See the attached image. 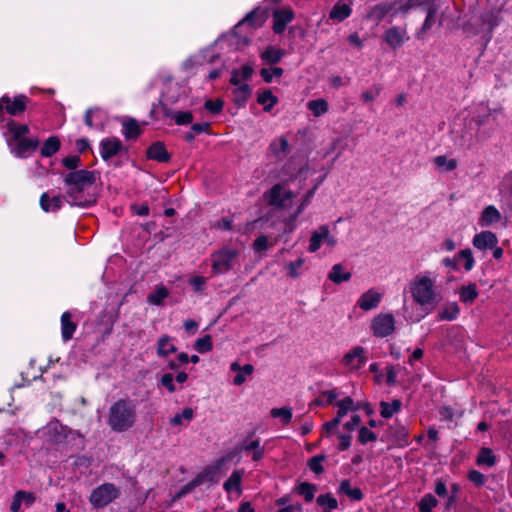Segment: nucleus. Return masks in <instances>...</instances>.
<instances>
[{
  "label": "nucleus",
  "mask_w": 512,
  "mask_h": 512,
  "mask_svg": "<svg viewBox=\"0 0 512 512\" xmlns=\"http://www.w3.org/2000/svg\"><path fill=\"white\" fill-rule=\"evenodd\" d=\"M1 101L4 104L5 111L11 116L22 115L30 103V99L24 94L16 95L13 98L5 95L1 97Z\"/></svg>",
  "instance_id": "8"
},
{
  "label": "nucleus",
  "mask_w": 512,
  "mask_h": 512,
  "mask_svg": "<svg viewBox=\"0 0 512 512\" xmlns=\"http://www.w3.org/2000/svg\"><path fill=\"white\" fill-rule=\"evenodd\" d=\"M168 295V289L165 286H159L153 292L148 294L147 301L152 305L160 306Z\"/></svg>",
  "instance_id": "45"
},
{
  "label": "nucleus",
  "mask_w": 512,
  "mask_h": 512,
  "mask_svg": "<svg viewBox=\"0 0 512 512\" xmlns=\"http://www.w3.org/2000/svg\"><path fill=\"white\" fill-rule=\"evenodd\" d=\"M337 492L338 494L345 495L351 501H361L364 498L362 490L358 487H353L348 479L340 482Z\"/></svg>",
  "instance_id": "19"
},
{
  "label": "nucleus",
  "mask_w": 512,
  "mask_h": 512,
  "mask_svg": "<svg viewBox=\"0 0 512 512\" xmlns=\"http://www.w3.org/2000/svg\"><path fill=\"white\" fill-rule=\"evenodd\" d=\"M478 295L479 293L475 283L463 286L459 291V298L463 303H472Z\"/></svg>",
  "instance_id": "43"
},
{
  "label": "nucleus",
  "mask_w": 512,
  "mask_h": 512,
  "mask_svg": "<svg viewBox=\"0 0 512 512\" xmlns=\"http://www.w3.org/2000/svg\"><path fill=\"white\" fill-rule=\"evenodd\" d=\"M230 370L237 372L233 379V384L236 386L242 385L246 381V377L250 376L254 372V367L251 364L241 366L238 362H233L230 365Z\"/></svg>",
  "instance_id": "24"
},
{
  "label": "nucleus",
  "mask_w": 512,
  "mask_h": 512,
  "mask_svg": "<svg viewBox=\"0 0 512 512\" xmlns=\"http://www.w3.org/2000/svg\"><path fill=\"white\" fill-rule=\"evenodd\" d=\"M409 39L405 27H391L383 34V40L392 48L401 47Z\"/></svg>",
  "instance_id": "13"
},
{
  "label": "nucleus",
  "mask_w": 512,
  "mask_h": 512,
  "mask_svg": "<svg viewBox=\"0 0 512 512\" xmlns=\"http://www.w3.org/2000/svg\"><path fill=\"white\" fill-rule=\"evenodd\" d=\"M335 405L338 408L336 418H338L340 421L344 416L348 414L349 411H355L358 408L355 406L354 401L351 397L347 396L335 403Z\"/></svg>",
  "instance_id": "38"
},
{
  "label": "nucleus",
  "mask_w": 512,
  "mask_h": 512,
  "mask_svg": "<svg viewBox=\"0 0 512 512\" xmlns=\"http://www.w3.org/2000/svg\"><path fill=\"white\" fill-rule=\"evenodd\" d=\"M352 13V8L349 4L338 1L330 10L329 18L333 21L342 22Z\"/></svg>",
  "instance_id": "26"
},
{
  "label": "nucleus",
  "mask_w": 512,
  "mask_h": 512,
  "mask_svg": "<svg viewBox=\"0 0 512 512\" xmlns=\"http://www.w3.org/2000/svg\"><path fill=\"white\" fill-rule=\"evenodd\" d=\"M294 19V11L291 7L285 6L274 10L273 12V31L281 34L285 31L286 26Z\"/></svg>",
  "instance_id": "11"
},
{
  "label": "nucleus",
  "mask_w": 512,
  "mask_h": 512,
  "mask_svg": "<svg viewBox=\"0 0 512 512\" xmlns=\"http://www.w3.org/2000/svg\"><path fill=\"white\" fill-rule=\"evenodd\" d=\"M147 157L161 163L168 162L170 155L163 142L157 141L147 149Z\"/></svg>",
  "instance_id": "22"
},
{
  "label": "nucleus",
  "mask_w": 512,
  "mask_h": 512,
  "mask_svg": "<svg viewBox=\"0 0 512 512\" xmlns=\"http://www.w3.org/2000/svg\"><path fill=\"white\" fill-rule=\"evenodd\" d=\"M307 107L315 117L325 114L329 109L328 102L322 98L309 101Z\"/></svg>",
  "instance_id": "48"
},
{
  "label": "nucleus",
  "mask_w": 512,
  "mask_h": 512,
  "mask_svg": "<svg viewBox=\"0 0 512 512\" xmlns=\"http://www.w3.org/2000/svg\"><path fill=\"white\" fill-rule=\"evenodd\" d=\"M77 325L72 321V314L68 311L64 312L61 316V335L62 339L66 342L72 339Z\"/></svg>",
  "instance_id": "27"
},
{
  "label": "nucleus",
  "mask_w": 512,
  "mask_h": 512,
  "mask_svg": "<svg viewBox=\"0 0 512 512\" xmlns=\"http://www.w3.org/2000/svg\"><path fill=\"white\" fill-rule=\"evenodd\" d=\"M381 298V293L377 292L374 289H369L360 296L357 303L362 310L368 311L378 307Z\"/></svg>",
  "instance_id": "18"
},
{
  "label": "nucleus",
  "mask_w": 512,
  "mask_h": 512,
  "mask_svg": "<svg viewBox=\"0 0 512 512\" xmlns=\"http://www.w3.org/2000/svg\"><path fill=\"white\" fill-rule=\"evenodd\" d=\"M220 466H207L200 473L195 476L196 482L202 485L207 482H217V476L219 473Z\"/></svg>",
  "instance_id": "33"
},
{
  "label": "nucleus",
  "mask_w": 512,
  "mask_h": 512,
  "mask_svg": "<svg viewBox=\"0 0 512 512\" xmlns=\"http://www.w3.org/2000/svg\"><path fill=\"white\" fill-rule=\"evenodd\" d=\"M194 348L197 352L202 354L211 351L213 348L212 337L210 335H205L197 339L194 343Z\"/></svg>",
  "instance_id": "55"
},
{
  "label": "nucleus",
  "mask_w": 512,
  "mask_h": 512,
  "mask_svg": "<svg viewBox=\"0 0 512 512\" xmlns=\"http://www.w3.org/2000/svg\"><path fill=\"white\" fill-rule=\"evenodd\" d=\"M29 132L30 129L28 125L9 120L6 123V132L4 133L8 147L25 137Z\"/></svg>",
  "instance_id": "12"
},
{
  "label": "nucleus",
  "mask_w": 512,
  "mask_h": 512,
  "mask_svg": "<svg viewBox=\"0 0 512 512\" xmlns=\"http://www.w3.org/2000/svg\"><path fill=\"white\" fill-rule=\"evenodd\" d=\"M194 418V410L190 407L184 408L181 413L175 414L170 419L172 426H181L184 422L189 423Z\"/></svg>",
  "instance_id": "46"
},
{
  "label": "nucleus",
  "mask_w": 512,
  "mask_h": 512,
  "mask_svg": "<svg viewBox=\"0 0 512 512\" xmlns=\"http://www.w3.org/2000/svg\"><path fill=\"white\" fill-rule=\"evenodd\" d=\"M39 141L37 138L23 137L16 141L12 146H9L10 151L18 158L28 157L30 152L37 149Z\"/></svg>",
  "instance_id": "14"
},
{
  "label": "nucleus",
  "mask_w": 512,
  "mask_h": 512,
  "mask_svg": "<svg viewBox=\"0 0 512 512\" xmlns=\"http://www.w3.org/2000/svg\"><path fill=\"white\" fill-rule=\"evenodd\" d=\"M476 462L480 466L486 465L488 467H492L496 463V458L490 448L484 447L480 450Z\"/></svg>",
  "instance_id": "49"
},
{
  "label": "nucleus",
  "mask_w": 512,
  "mask_h": 512,
  "mask_svg": "<svg viewBox=\"0 0 512 512\" xmlns=\"http://www.w3.org/2000/svg\"><path fill=\"white\" fill-rule=\"evenodd\" d=\"M382 87L379 84H374L371 88L361 94L363 102L368 103L374 101L381 93Z\"/></svg>",
  "instance_id": "61"
},
{
  "label": "nucleus",
  "mask_w": 512,
  "mask_h": 512,
  "mask_svg": "<svg viewBox=\"0 0 512 512\" xmlns=\"http://www.w3.org/2000/svg\"><path fill=\"white\" fill-rule=\"evenodd\" d=\"M336 389L323 391L319 397L315 400V404L318 406H326L332 404L338 397Z\"/></svg>",
  "instance_id": "53"
},
{
  "label": "nucleus",
  "mask_w": 512,
  "mask_h": 512,
  "mask_svg": "<svg viewBox=\"0 0 512 512\" xmlns=\"http://www.w3.org/2000/svg\"><path fill=\"white\" fill-rule=\"evenodd\" d=\"M395 317L392 313H380L376 315L370 323V330L373 336L385 338L395 332Z\"/></svg>",
  "instance_id": "6"
},
{
  "label": "nucleus",
  "mask_w": 512,
  "mask_h": 512,
  "mask_svg": "<svg viewBox=\"0 0 512 512\" xmlns=\"http://www.w3.org/2000/svg\"><path fill=\"white\" fill-rule=\"evenodd\" d=\"M194 116L190 111H176L175 123L177 125H188L193 122Z\"/></svg>",
  "instance_id": "63"
},
{
  "label": "nucleus",
  "mask_w": 512,
  "mask_h": 512,
  "mask_svg": "<svg viewBox=\"0 0 512 512\" xmlns=\"http://www.w3.org/2000/svg\"><path fill=\"white\" fill-rule=\"evenodd\" d=\"M316 490V485L308 482H303L297 487L298 494L303 496L306 502H311L314 499Z\"/></svg>",
  "instance_id": "52"
},
{
  "label": "nucleus",
  "mask_w": 512,
  "mask_h": 512,
  "mask_svg": "<svg viewBox=\"0 0 512 512\" xmlns=\"http://www.w3.org/2000/svg\"><path fill=\"white\" fill-rule=\"evenodd\" d=\"M293 193L287 191L281 184H275L266 194L265 198L269 205L285 207L286 201L292 199Z\"/></svg>",
  "instance_id": "10"
},
{
  "label": "nucleus",
  "mask_w": 512,
  "mask_h": 512,
  "mask_svg": "<svg viewBox=\"0 0 512 512\" xmlns=\"http://www.w3.org/2000/svg\"><path fill=\"white\" fill-rule=\"evenodd\" d=\"M120 495L119 489L112 483H104L95 488L89 497L91 505L96 508H104Z\"/></svg>",
  "instance_id": "5"
},
{
  "label": "nucleus",
  "mask_w": 512,
  "mask_h": 512,
  "mask_svg": "<svg viewBox=\"0 0 512 512\" xmlns=\"http://www.w3.org/2000/svg\"><path fill=\"white\" fill-rule=\"evenodd\" d=\"M502 7H489L473 16L463 25V30L468 36L480 35L486 43L493 37V31L502 22Z\"/></svg>",
  "instance_id": "3"
},
{
  "label": "nucleus",
  "mask_w": 512,
  "mask_h": 512,
  "mask_svg": "<svg viewBox=\"0 0 512 512\" xmlns=\"http://www.w3.org/2000/svg\"><path fill=\"white\" fill-rule=\"evenodd\" d=\"M351 276V273L346 271L342 264H335L328 274V279L335 284H341L349 281Z\"/></svg>",
  "instance_id": "31"
},
{
  "label": "nucleus",
  "mask_w": 512,
  "mask_h": 512,
  "mask_svg": "<svg viewBox=\"0 0 512 512\" xmlns=\"http://www.w3.org/2000/svg\"><path fill=\"white\" fill-rule=\"evenodd\" d=\"M242 448L245 451H253L252 459L254 461H259L260 459H262V457L264 455V448L260 445V440H258V439H256V440L246 439L243 442Z\"/></svg>",
  "instance_id": "41"
},
{
  "label": "nucleus",
  "mask_w": 512,
  "mask_h": 512,
  "mask_svg": "<svg viewBox=\"0 0 512 512\" xmlns=\"http://www.w3.org/2000/svg\"><path fill=\"white\" fill-rule=\"evenodd\" d=\"M500 220L501 213L495 206L489 205L483 209L479 217L478 224L481 227H489L492 224L499 222Z\"/></svg>",
  "instance_id": "21"
},
{
  "label": "nucleus",
  "mask_w": 512,
  "mask_h": 512,
  "mask_svg": "<svg viewBox=\"0 0 512 512\" xmlns=\"http://www.w3.org/2000/svg\"><path fill=\"white\" fill-rule=\"evenodd\" d=\"M457 259L464 260V269L467 272L472 270V268L474 267L475 260L472 251L469 248L459 251V253L457 254Z\"/></svg>",
  "instance_id": "57"
},
{
  "label": "nucleus",
  "mask_w": 512,
  "mask_h": 512,
  "mask_svg": "<svg viewBox=\"0 0 512 512\" xmlns=\"http://www.w3.org/2000/svg\"><path fill=\"white\" fill-rule=\"evenodd\" d=\"M224 106V102L221 99L207 100L204 103V107L212 114H219Z\"/></svg>",
  "instance_id": "64"
},
{
  "label": "nucleus",
  "mask_w": 512,
  "mask_h": 512,
  "mask_svg": "<svg viewBox=\"0 0 512 512\" xmlns=\"http://www.w3.org/2000/svg\"><path fill=\"white\" fill-rule=\"evenodd\" d=\"M257 102L263 106L265 112H270L272 108L278 103V98L272 93L271 90H264L258 93Z\"/></svg>",
  "instance_id": "34"
},
{
  "label": "nucleus",
  "mask_w": 512,
  "mask_h": 512,
  "mask_svg": "<svg viewBox=\"0 0 512 512\" xmlns=\"http://www.w3.org/2000/svg\"><path fill=\"white\" fill-rule=\"evenodd\" d=\"M460 309L456 302L447 304L438 314V320L452 321L459 315Z\"/></svg>",
  "instance_id": "44"
},
{
  "label": "nucleus",
  "mask_w": 512,
  "mask_h": 512,
  "mask_svg": "<svg viewBox=\"0 0 512 512\" xmlns=\"http://www.w3.org/2000/svg\"><path fill=\"white\" fill-rule=\"evenodd\" d=\"M99 146L100 155L105 161L116 156L123 149L122 142L117 137L104 138Z\"/></svg>",
  "instance_id": "16"
},
{
  "label": "nucleus",
  "mask_w": 512,
  "mask_h": 512,
  "mask_svg": "<svg viewBox=\"0 0 512 512\" xmlns=\"http://www.w3.org/2000/svg\"><path fill=\"white\" fill-rule=\"evenodd\" d=\"M253 73L252 67L249 65L242 66L239 70H233L230 83L233 85H239L248 80Z\"/></svg>",
  "instance_id": "40"
},
{
  "label": "nucleus",
  "mask_w": 512,
  "mask_h": 512,
  "mask_svg": "<svg viewBox=\"0 0 512 512\" xmlns=\"http://www.w3.org/2000/svg\"><path fill=\"white\" fill-rule=\"evenodd\" d=\"M267 19V14L264 9L260 7H256L252 11H250L236 26L235 29H238L244 25L249 26L251 29L255 30L263 26Z\"/></svg>",
  "instance_id": "15"
},
{
  "label": "nucleus",
  "mask_w": 512,
  "mask_h": 512,
  "mask_svg": "<svg viewBox=\"0 0 512 512\" xmlns=\"http://www.w3.org/2000/svg\"><path fill=\"white\" fill-rule=\"evenodd\" d=\"M238 256L237 250L223 248L211 255L212 273L220 275L228 272L232 266L234 259Z\"/></svg>",
  "instance_id": "7"
},
{
  "label": "nucleus",
  "mask_w": 512,
  "mask_h": 512,
  "mask_svg": "<svg viewBox=\"0 0 512 512\" xmlns=\"http://www.w3.org/2000/svg\"><path fill=\"white\" fill-rule=\"evenodd\" d=\"M95 171L75 170L63 175L66 195L71 206L88 207L95 203V198L87 190L96 182Z\"/></svg>",
  "instance_id": "1"
},
{
  "label": "nucleus",
  "mask_w": 512,
  "mask_h": 512,
  "mask_svg": "<svg viewBox=\"0 0 512 512\" xmlns=\"http://www.w3.org/2000/svg\"><path fill=\"white\" fill-rule=\"evenodd\" d=\"M366 351L361 346L351 349L342 359L343 365L349 372L356 371L364 366L367 361Z\"/></svg>",
  "instance_id": "9"
},
{
  "label": "nucleus",
  "mask_w": 512,
  "mask_h": 512,
  "mask_svg": "<svg viewBox=\"0 0 512 512\" xmlns=\"http://www.w3.org/2000/svg\"><path fill=\"white\" fill-rule=\"evenodd\" d=\"M207 283V278L204 276H192L189 279V284L192 289L197 293H203Z\"/></svg>",
  "instance_id": "62"
},
{
  "label": "nucleus",
  "mask_w": 512,
  "mask_h": 512,
  "mask_svg": "<svg viewBox=\"0 0 512 512\" xmlns=\"http://www.w3.org/2000/svg\"><path fill=\"white\" fill-rule=\"evenodd\" d=\"M437 499L432 494H426L419 502L420 512H431L437 506Z\"/></svg>",
  "instance_id": "56"
},
{
  "label": "nucleus",
  "mask_w": 512,
  "mask_h": 512,
  "mask_svg": "<svg viewBox=\"0 0 512 512\" xmlns=\"http://www.w3.org/2000/svg\"><path fill=\"white\" fill-rule=\"evenodd\" d=\"M243 478V471L235 470L230 477L224 482L223 488L227 493L235 491L238 495L242 493L241 482Z\"/></svg>",
  "instance_id": "29"
},
{
  "label": "nucleus",
  "mask_w": 512,
  "mask_h": 512,
  "mask_svg": "<svg viewBox=\"0 0 512 512\" xmlns=\"http://www.w3.org/2000/svg\"><path fill=\"white\" fill-rule=\"evenodd\" d=\"M426 12L427 15L422 26L415 34L416 38L419 40L424 39L425 34L433 27V25L436 22V15L438 12V7L436 3L434 5H430V7L427 8Z\"/></svg>",
  "instance_id": "20"
},
{
  "label": "nucleus",
  "mask_w": 512,
  "mask_h": 512,
  "mask_svg": "<svg viewBox=\"0 0 512 512\" xmlns=\"http://www.w3.org/2000/svg\"><path fill=\"white\" fill-rule=\"evenodd\" d=\"M396 4L391 3H380L375 5L368 12V18L379 23L382 21L387 15H391L393 13V9Z\"/></svg>",
  "instance_id": "23"
},
{
  "label": "nucleus",
  "mask_w": 512,
  "mask_h": 512,
  "mask_svg": "<svg viewBox=\"0 0 512 512\" xmlns=\"http://www.w3.org/2000/svg\"><path fill=\"white\" fill-rule=\"evenodd\" d=\"M137 417L135 402L129 398H120L109 407L106 424L112 432L124 433L136 425Z\"/></svg>",
  "instance_id": "2"
},
{
  "label": "nucleus",
  "mask_w": 512,
  "mask_h": 512,
  "mask_svg": "<svg viewBox=\"0 0 512 512\" xmlns=\"http://www.w3.org/2000/svg\"><path fill=\"white\" fill-rule=\"evenodd\" d=\"M122 133L126 139L135 140L141 135L142 129L135 119L130 118L129 120L123 122Z\"/></svg>",
  "instance_id": "32"
},
{
  "label": "nucleus",
  "mask_w": 512,
  "mask_h": 512,
  "mask_svg": "<svg viewBox=\"0 0 512 512\" xmlns=\"http://www.w3.org/2000/svg\"><path fill=\"white\" fill-rule=\"evenodd\" d=\"M282 57H283L282 50L277 49L272 46L266 48V50L261 54V58L269 64L278 63Z\"/></svg>",
  "instance_id": "50"
},
{
  "label": "nucleus",
  "mask_w": 512,
  "mask_h": 512,
  "mask_svg": "<svg viewBox=\"0 0 512 512\" xmlns=\"http://www.w3.org/2000/svg\"><path fill=\"white\" fill-rule=\"evenodd\" d=\"M236 88L233 90L234 102L242 106L246 103L251 95V88L247 83L235 85Z\"/></svg>",
  "instance_id": "37"
},
{
  "label": "nucleus",
  "mask_w": 512,
  "mask_h": 512,
  "mask_svg": "<svg viewBox=\"0 0 512 512\" xmlns=\"http://www.w3.org/2000/svg\"><path fill=\"white\" fill-rule=\"evenodd\" d=\"M269 149L275 157H281L288 152V140L284 136H281L270 143Z\"/></svg>",
  "instance_id": "42"
},
{
  "label": "nucleus",
  "mask_w": 512,
  "mask_h": 512,
  "mask_svg": "<svg viewBox=\"0 0 512 512\" xmlns=\"http://www.w3.org/2000/svg\"><path fill=\"white\" fill-rule=\"evenodd\" d=\"M273 418H279L283 425H288L292 420V409L288 407L273 408L270 411Z\"/></svg>",
  "instance_id": "51"
},
{
  "label": "nucleus",
  "mask_w": 512,
  "mask_h": 512,
  "mask_svg": "<svg viewBox=\"0 0 512 512\" xmlns=\"http://www.w3.org/2000/svg\"><path fill=\"white\" fill-rule=\"evenodd\" d=\"M432 163L435 165L436 169L439 172H451L454 171L457 166L458 162L454 158H448L445 155H439L432 159Z\"/></svg>",
  "instance_id": "30"
},
{
  "label": "nucleus",
  "mask_w": 512,
  "mask_h": 512,
  "mask_svg": "<svg viewBox=\"0 0 512 512\" xmlns=\"http://www.w3.org/2000/svg\"><path fill=\"white\" fill-rule=\"evenodd\" d=\"M177 351V348L173 342V338L168 335H162L157 342V355L161 358H165L170 354Z\"/></svg>",
  "instance_id": "28"
},
{
  "label": "nucleus",
  "mask_w": 512,
  "mask_h": 512,
  "mask_svg": "<svg viewBox=\"0 0 512 512\" xmlns=\"http://www.w3.org/2000/svg\"><path fill=\"white\" fill-rule=\"evenodd\" d=\"M472 244L475 248L481 251H485L495 248V246L498 244V238L495 233L486 230L475 234L472 240Z\"/></svg>",
  "instance_id": "17"
},
{
  "label": "nucleus",
  "mask_w": 512,
  "mask_h": 512,
  "mask_svg": "<svg viewBox=\"0 0 512 512\" xmlns=\"http://www.w3.org/2000/svg\"><path fill=\"white\" fill-rule=\"evenodd\" d=\"M316 503L322 508L323 512H333L338 508V501L331 493L319 495Z\"/></svg>",
  "instance_id": "35"
},
{
  "label": "nucleus",
  "mask_w": 512,
  "mask_h": 512,
  "mask_svg": "<svg viewBox=\"0 0 512 512\" xmlns=\"http://www.w3.org/2000/svg\"><path fill=\"white\" fill-rule=\"evenodd\" d=\"M283 75V69L280 67L274 68H263L260 70V76L266 83L272 82L274 77H281Z\"/></svg>",
  "instance_id": "59"
},
{
  "label": "nucleus",
  "mask_w": 512,
  "mask_h": 512,
  "mask_svg": "<svg viewBox=\"0 0 512 512\" xmlns=\"http://www.w3.org/2000/svg\"><path fill=\"white\" fill-rule=\"evenodd\" d=\"M60 140L57 136H50L43 144L41 148V156L51 157L57 153L60 149Z\"/></svg>",
  "instance_id": "39"
},
{
  "label": "nucleus",
  "mask_w": 512,
  "mask_h": 512,
  "mask_svg": "<svg viewBox=\"0 0 512 512\" xmlns=\"http://www.w3.org/2000/svg\"><path fill=\"white\" fill-rule=\"evenodd\" d=\"M401 408V402L398 399L393 400L391 403L382 401L380 403V415L383 418H390Z\"/></svg>",
  "instance_id": "47"
},
{
  "label": "nucleus",
  "mask_w": 512,
  "mask_h": 512,
  "mask_svg": "<svg viewBox=\"0 0 512 512\" xmlns=\"http://www.w3.org/2000/svg\"><path fill=\"white\" fill-rule=\"evenodd\" d=\"M436 278L431 272L417 275L411 283V295L413 300L420 306L433 310L441 301V292L435 286Z\"/></svg>",
  "instance_id": "4"
},
{
  "label": "nucleus",
  "mask_w": 512,
  "mask_h": 512,
  "mask_svg": "<svg viewBox=\"0 0 512 512\" xmlns=\"http://www.w3.org/2000/svg\"><path fill=\"white\" fill-rule=\"evenodd\" d=\"M305 263L304 258H298L296 261H291L285 265V269L288 271V276L296 279L301 275L300 269Z\"/></svg>",
  "instance_id": "54"
},
{
  "label": "nucleus",
  "mask_w": 512,
  "mask_h": 512,
  "mask_svg": "<svg viewBox=\"0 0 512 512\" xmlns=\"http://www.w3.org/2000/svg\"><path fill=\"white\" fill-rule=\"evenodd\" d=\"M377 440V435L368 429L367 427H361L358 432V441L362 445H365L369 442H375Z\"/></svg>",
  "instance_id": "60"
},
{
  "label": "nucleus",
  "mask_w": 512,
  "mask_h": 512,
  "mask_svg": "<svg viewBox=\"0 0 512 512\" xmlns=\"http://www.w3.org/2000/svg\"><path fill=\"white\" fill-rule=\"evenodd\" d=\"M325 236H327V226L322 225L318 230L314 231L310 237L308 247L309 252H316L321 247V243L324 241Z\"/></svg>",
  "instance_id": "36"
},
{
  "label": "nucleus",
  "mask_w": 512,
  "mask_h": 512,
  "mask_svg": "<svg viewBox=\"0 0 512 512\" xmlns=\"http://www.w3.org/2000/svg\"><path fill=\"white\" fill-rule=\"evenodd\" d=\"M63 204V198L59 195L50 197L47 192H44L40 197V206L45 212H56Z\"/></svg>",
  "instance_id": "25"
},
{
  "label": "nucleus",
  "mask_w": 512,
  "mask_h": 512,
  "mask_svg": "<svg viewBox=\"0 0 512 512\" xmlns=\"http://www.w3.org/2000/svg\"><path fill=\"white\" fill-rule=\"evenodd\" d=\"M325 459L326 457L324 455H316L309 459L307 465L315 474H322L324 472L322 463Z\"/></svg>",
  "instance_id": "58"
}]
</instances>
